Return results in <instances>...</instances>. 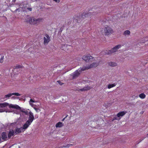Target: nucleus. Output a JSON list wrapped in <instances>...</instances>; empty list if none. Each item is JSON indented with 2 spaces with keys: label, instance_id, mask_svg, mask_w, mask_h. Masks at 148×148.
<instances>
[{
  "label": "nucleus",
  "instance_id": "1",
  "mask_svg": "<svg viewBox=\"0 0 148 148\" xmlns=\"http://www.w3.org/2000/svg\"><path fill=\"white\" fill-rule=\"evenodd\" d=\"M96 11L95 8H92L91 9H89L88 11L87 12H84L83 13L81 14L80 16V14H79L77 16H75L74 17V21L77 22L79 23L80 22L81 18H84L86 17H89V18H91L92 15H96L97 13L95 12Z\"/></svg>",
  "mask_w": 148,
  "mask_h": 148
},
{
  "label": "nucleus",
  "instance_id": "2",
  "mask_svg": "<svg viewBox=\"0 0 148 148\" xmlns=\"http://www.w3.org/2000/svg\"><path fill=\"white\" fill-rule=\"evenodd\" d=\"M99 65V64L96 62H94L88 66H83L82 68H80L76 71L73 73L71 74V76L73 79L77 77L80 74L81 72L91 68L96 67Z\"/></svg>",
  "mask_w": 148,
  "mask_h": 148
},
{
  "label": "nucleus",
  "instance_id": "3",
  "mask_svg": "<svg viewBox=\"0 0 148 148\" xmlns=\"http://www.w3.org/2000/svg\"><path fill=\"white\" fill-rule=\"evenodd\" d=\"M25 22L28 23L31 25H38L39 23L42 22V18L36 19L33 17H28V16L25 18Z\"/></svg>",
  "mask_w": 148,
  "mask_h": 148
},
{
  "label": "nucleus",
  "instance_id": "4",
  "mask_svg": "<svg viewBox=\"0 0 148 148\" xmlns=\"http://www.w3.org/2000/svg\"><path fill=\"white\" fill-rule=\"evenodd\" d=\"M121 47V45H118L114 47L110 50L108 51H106V52L103 51V54L104 53L105 54H111L114 52H116Z\"/></svg>",
  "mask_w": 148,
  "mask_h": 148
},
{
  "label": "nucleus",
  "instance_id": "5",
  "mask_svg": "<svg viewBox=\"0 0 148 148\" xmlns=\"http://www.w3.org/2000/svg\"><path fill=\"white\" fill-rule=\"evenodd\" d=\"M104 32L106 35L108 36L113 33V30L109 26L106 25L104 28Z\"/></svg>",
  "mask_w": 148,
  "mask_h": 148
},
{
  "label": "nucleus",
  "instance_id": "6",
  "mask_svg": "<svg viewBox=\"0 0 148 148\" xmlns=\"http://www.w3.org/2000/svg\"><path fill=\"white\" fill-rule=\"evenodd\" d=\"M83 60L86 62L92 61L91 60L93 59V57L90 56H84L82 58Z\"/></svg>",
  "mask_w": 148,
  "mask_h": 148
},
{
  "label": "nucleus",
  "instance_id": "7",
  "mask_svg": "<svg viewBox=\"0 0 148 148\" xmlns=\"http://www.w3.org/2000/svg\"><path fill=\"white\" fill-rule=\"evenodd\" d=\"M45 37H44V45L47 44L50 41V37L47 34H45Z\"/></svg>",
  "mask_w": 148,
  "mask_h": 148
},
{
  "label": "nucleus",
  "instance_id": "8",
  "mask_svg": "<svg viewBox=\"0 0 148 148\" xmlns=\"http://www.w3.org/2000/svg\"><path fill=\"white\" fill-rule=\"evenodd\" d=\"M34 119V117L33 113L30 112L29 113V116L28 120L27 121H28L29 123H31L33 122Z\"/></svg>",
  "mask_w": 148,
  "mask_h": 148
},
{
  "label": "nucleus",
  "instance_id": "9",
  "mask_svg": "<svg viewBox=\"0 0 148 148\" xmlns=\"http://www.w3.org/2000/svg\"><path fill=\"white\" fill-rule=\"evenodd\" d=\"M10 108H15L18 110H21V108L20 106L17 105H14L12 104H9Z\"/></svg>",
  "mask_w": 148,
  "mask_h": 148
},
{
  "label": "nucleus",
  "instance_id": "10",
  "mask_svg": "<svg viewBox=\"0 0 148 148\" xmlns=\"http://www.w3.org/2000/svg\"><path fill=\"white\" fill-rule=\"evenodd\" d=\"M24 130H23L22 127L19 128H16L15 129L14 133L16 134H17L21 133L22 132H23Z\"/></svg>",
  "mask_w": 148,
  "mask_h": 148
},
{
  "label": "nucleus",
  "instance_id": "11",
  "mask_svg": "<svg viewBox=\"0 0 148 148\" xmlns=\"http://www.w3.org/2000/svg\"><path fill=\"white\" fill-rule=\"evenodd\" d=\"M7 133L5 132H3L1 134V137L2 139L4 140H6L8 137Z\"/></svg>",
  "mask_w": 148,
  "mask_h": 148
},
{
  "label": "nucleus",
  "instance_id": "12",
  "mask_svg": "<svg viewBox=\"0 0 148 148\" xmlns=\"http://www.w3.org/2000/svg\"><path fill=\"white\" fill-rule=\"evenodd\" d=\"M127 113L126 111H123L120 112L117 114L116 116L117 117H119L120 116H122Z\"/></svg>",
  "mask_w": 148,
  "mask_h": 148
},
{
  "label": "nucleus",
  "instance_id": "13",
  "mask_svg": "<svg viewBox=\"0 0 148 148\" xmlns=\"http://www.w3.org/2000/svg\"><path fill=\"white\" fill-rule=\"evenodd\" d=\"M31 124V123H29L28 121H26L25 124H24V125H23V127H22L23 130H25L26 128H28L29 125H30Z\"/></svg>",
  "mask_w": 148,
  "mask_h": 148
},
{
  "label": "nucleus",
  "instance_id": "14",
  "mask_svg": "<svg viewBox=\"0 0 148 148\" xmlns=\"http://www.w3.org/2000/svg\"><path fill=\"white\" fill-rule=\"evenodd\" d=\"M14 131L13 130H10L8 134V137L9 138H11L12 136L14 135Z\"/></svg>",
  "mask_w": 148,
  "mask_h": 148
},
{
  "label": "nucleus",
  "instance_id": "15",
  "mask_svg": "<svg viewBox=\"0 0 148 148\" xmlns=\"http://www.w3.org/2000/svg\"><path fill=\"white\" fill-rule=\"evenodd\" d=\"M9 105V103H0V107L4 108Z\"/></svg>",
  "mask_w": 148,
  "mask_h": 148
},
{
  "label": "nucleus",
  "instance_id": "16",
  "mask_svg": "<svg viewBox=\"0 0 148 148\" xmlns=\"http://www.w3.org/2000/svg\"><path fill=\"white\" fill-rule=\"evenodd\" d=\"M91 89L90 87V86H87L84 87L82 89H81L80 90L81 91H86L89 90Z\"/></svg>",
  "mask_w": 148,
  "mask_h": 148
},
{
  "label": "nucleus",
  "instance_id": "17",
  "mask_svg": "<svg viewBox=\"0 0 148 148\" xmlns=\"http://www.w3.org/2000/svg\"><path fill=\"white\" fill-rule=\"evenodd\" d=\"M116 84L114 83L112 84H109L108 86V89H110L111 88L113 87L116 86Z\"/></svg>",
  "mask_w": 148,
  "mask_h": 148
},
{
  "label": "nucleus",
  "instance_id": "18",
  "mask_svg": "<svg viewBox=\"0 0 148 148\" xmlns=\"http://www.w3.org/2000/svg\"><path fill=\"white\" fill-rule=\"evenodd\" d=\"M63 125V124L61 122H59L56 124V127H61Z\"/></svg>",
  "mask_w": 148,
  "mask_h": 148
},
{
  "label": "nucleus",
  "instance_id": "19",
  "mask_svg": "<svg viewBox=\"0 0 148 148\" xmlns=\"http://www.w3.org/2000/svg\"><path fill=\"white\" fill-rule=\"evenodd\" d=\"M108 64L109 66H115L117 65V64L116 63L113 62H110Z\"/></svg>",
  "mask_w": 148,
  "mask_h": 148
},
{
  "label": "nucleus",
  "instance_id": "20",
  "mask_svg": "<svg viewBox=\"0 0 148 148\" xmlns=\"http://www.w3.org/2000/svg\"><path fill=\"white\" fill-rule=\"evenodd\" d=\"M139 97L141 99H144L146 97V95L144 93H142L139 94Z\"/></svg>",
  "mask_w": 148,
  "mask_h": 148
},
{
  "label": "nucleus",
  "instance_id": "21",
  "mask_svg": "<svg viewBox=\"0 0 148 148\" xmlns=\"http://www.w3.org/2000/svg\"><path fill=\"white\" fill-rule=\"evenodd\" d=\"M22 68V66L20 65H17L14 67V70L15 69H17V70L18 69H19Z\"/></svg>",
  "mask_w": 148,
  "mask_h": 148
},
{
  "label": "nucleus",
  "instance_id": "22",
  "mask_svg": "<svg viewBox=\"0 0 148 148\" xmlns=\"http://www.w3.org/2000/svg\"><path fill=\"white\" fill-rule=\"evenodd\" d=\"M12 95V93H9L8 95H6L4 96V98H8L10 97H11Z\"/></svg>",
  "mask_w": 148,
  "mask_h": 148
},
{
  "label": "nucleus",
  "instance_id": "23",
  "mask_svg": "<svg viewBox=\"0 0 148 148\" xmlns=\"http://www.w3.org/2000/svg\"><path fill=\"white\" fill-rule=\"evenodd\" d=\"M130 32L129 30H126L124 32L123 34L126 35H130Z\"/></svg>",
  "mask_w": 148,
  "mask_h": 148
},
{
  "label": "nucleus",
  "instance_id": "24",
  "mask_svg": "<svg viewBox=\"0 0 148 148\" xmlns=\"http://www.w3.org/2000/svg\"><path fill=\"white\" fill-rule=\"evenodd\" d=\"M0 57H1V59L0 60V62L1 63H2L3 62V56H1L0 55Z\"/></svg>",
  "mask_w": 148,
  "mask_h": 148
},
{
  "label": "nucleus",
  "instance_id": "25",
  "mask_svg": "<svg viewBox=\"0 0 148 148\" xmlns=\"http://www.w3.org/2000/svg\"><path fill=\"white\" fill-rule=\"evenodd\" d=\"M12 95H15L17 96H19L21 95L19 93H12Z\"/></svg>",
  "mask_w": 148,
  "mask_h": 148
},
{
  "label": "nucleus",
  "instance_id": "26",
  "mask_svg": "<svg viewBox=\"0 0 148 148\" xmlns=\"http://www.w3.org/2000/svg\"><path fill=\"white\" fill-rule=\"evenodd\" d=\"M34 109L37 112H39L40 110V109L38 108H36L34 107Z\"/></svg>",
  "mask_w": 148,
  "mask_h": 148
},
{
  "label": "nucleus",
  "instance_id": "27",
  "mask_svg": "<svg viewBox=\"0 0 148 148\" xmlns=\"http://www.w3.org/2000/svg\"><path fill=\"white\" fill-rule=\"evenodd\" d=\"M57 82L59 84H60V85H62V84H63V83H62L61 81H57Z\"/></svg>",
  "mask_w": 148,
  "mask_h": 148
},
{
  "label": "nucleus",
  "instance_id": "28",
  "mask_svg": "<svg viewBox=\"0 0 148 148\" xmlns=\"http://www.w3.org/2000/svg\"><path fill=\"white\" fill-rule=\"evenodd\" d=\"M72 145L71 144H68V145H67L66 146L64 147H69L70 146V145Z\"/></svg>",
  "mask_w": 148,
  "mask_h": 148
},
{
  "label": "nucleus",
  "instance_id": "29",
  "mask_svg": "<svg viewBox=\"0 0 148 148\" xmlns=\"http://www.w3.org/2000/svg\"><path fill=\"white\" fill-rule=\"evenodd\" d=\"M27 10L30 11H32V8H27Z\"/></svg>",
  "mask_w": 148,
  "mask_h": 148
},
{
  "label": "nucleus",
  "instance_id": "30",
  "mask_svg": "<svg viewBox=\"0 0 148 148\" xmlns=\"http://www.w3.org/2000/svg\"><path fill=\"white\" fill-rule=\"evenodd\" d=\"M53 1L56 3H59L60 2V0H53Z\"/></svg>",
  "mask_w": 148,
  "mask_h": 148
},
{
  "label": "nucleus",
  "instance_id": "31",
  "mask_svg": "<svg viewBox=\"0 0 148 148\" xmlns=\"http://www.w3.org/2000/svg\"><path fill=\"white\" fill-rule=\"evenodd\" d=\"M31 102H34V101H33V99H31L30 100V104H31Z\"/></svg>",
  "mask_w": 148,
  "mask_h": 148
},
{
  "label": "nucleus",
  "instance_id": "32",
  "mask_svg": "<svg viewBox=\"0 0 148 148\" xmlns=\"http://www.w3.org/2000/svg\"><path fill=\"white\" fill-rule=\"evenodd\" d=\"M117 120V119L116 117H114L113 118L112 121H114V120Z\"/></svg>",
  "mask_w": 148,
  "mask_h": 148
},
{
  "label": "nucleus",
  "instance_id": "33",
  "mask_svg": "<svg viewBox=\"0 0 148 148\" xmlns=\"http://www.w3.org/2000/svg\"><path fill=\"white\" fill-rule=\"evenodd\" d=\"M21 112H22L23 113H25V111L23 110H21Z\"/></svg>",
  "mask_w": 148,
  "mask_h": 148
},
{
  "label": "nucleus",
  "instance_id": "34",
  "mask_svg": "<svg viewBox=\"0 0 148 148\" xmlns=\"http://www.w3.org/2000/svg\"><path fill=\"white\" fill-rule=\"evenodd\" d=\"M145 40H142V41L141 42L143 43H145Z\"/></svg>",
  "mask_w": 148,
  "mask_h": 148
},
{
  "label": "nucleus",
  "instance_id": "35",
  "mask_svg": "<svg viewBox=\"0 0 148 148\" xmlns=\"http://www.w3.org/2000/svg\"><path fill=\"white\" fill-rule=\"evenodd\" d=\"M27 111H25V113H25L26 114H27Z\"/></svg>",
  "mask_w": 148,
  "mask_h": 148
},
{
  "label": "nucleus",
  "instance_id": "36",
  "mask_svg": "<svg viewBox=\"0 0 148 148\" xmlns=\"http://www.w3.org/2000/svg\"><path fill=\"white\" fill-rule=\"evenodd\" d=\"M1 137H0V141H1Z\"/></svg>",
  "mask_w": 148,
  "mask_h": 148
},
{
  "label": "nucleus",
  "instance_id": "37",
  "mask_svg": "<svg viewBox=\"0 0 148 148\" xmlns=\"http://www.w3.org/2000/svg\"><path fill=\"white\" fill-rule=\"evenodd\" d=\"M147 135L148 136V134H147Z\"/></svg>",
  "mask_w": 148,
  "mask_h": 148
}]
</instances>
